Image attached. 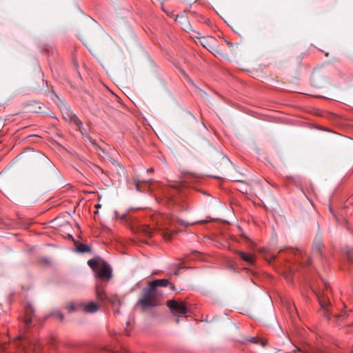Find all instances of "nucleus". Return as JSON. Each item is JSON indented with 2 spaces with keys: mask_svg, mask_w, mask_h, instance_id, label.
<instances>
[{
  "mask_svg": "<svg viewBox=\"0 0 353 353\" xmlns=\"http://www.w3.org/2000/svg\"><path fill=\"white\" fill-rule=\"evenodd\" d=\"M157 296L158 292L151 290L148 285V288L143 289V294L139 300V303L143 308L154 307L157 305Z\"/></svg>",
  "mask_w": 353,
  "mask_h": 353,
  "instance_id": "nucleus-1",
  "label": "nucleus"
},
{
  "mask_svg": "<svg viewBox=\"0 0 353 353\" xmlns=\"http://www.w3.org/2000/svg\"><path fill=\"white\" fill-rule=\"evenodd\" d=\"M288 254H292L294 256V260L296 263L301 265L307 266L311 263L310 258L306 254H304L303 252L301 249L298 248H288L285 250Z\"/></svg>",
  "mask_w": 353,
  "mask_h": 353,
  "instance_id": "nucleus-2",
  "label": "nucleus"
},
{
  "mask_svg": "<svg viewBox=\"0 0 353 353\" xmlns=\"http://www.w3.org/2000/svg\"><path fill=\"white\" fill-rule=\"evenodd\" d=\"M112 270L108 263L103 261L95 272V276L100 280L108 281L112 276Z\"/></svg>",
  "mask_w": 353,
  "mask_h": 353,
  "instance_id": "nucleus-3",
  "label": "nucleus"
},
{
  "mask_svg": "<svg viewBox=\"0 0 353 353\" xmlns=\"http://www.w3.org/2000/svg\"><path fill=\"white\" fill-rule=\"evenodd\" d=\"M319 304L323 310V315L327 320L331 319L332 312L330 310V301L327 294L325 292H316Z\"/></svg>",
  "mask_w": 353,
  "mask_h": 353,
  "instance_id": "nucleus-4",
  "label": "nucleus"
},
{
  "mask_svg": "<svg viewBox=\"0 0 353 353\" xmlns=\"http://www.w3.org/2000/svg\"><path fill=\"white\" fill-rule=\"evenodd\" d=\"M167 305L174 315L183 316L187 313V308L184 304L178 303L174 300L168 301Z\"/></svg>",
  "mask_w": 353,
  "mask_h": 353,
  "instance_id": "nucleus-5",
  "label": "nucleus"
},
{
  "mask_svg": "<svg viewBox=\"0 0 353 353\" xmlns=\"http://www.w3.org/2000/svg\"><path fill=\"white\" fill-rule=\"evenodd\" d=\"M174 21L179 23L181 26L182 28L185 31L188 32L192 30V28L189 22V20L185 15L177 14L174 18Z\"/></svg>",
  "mask_w": 353,
  "mask_h": 353,
  "instance_id": "nucleus-6",
  "label": "nucleus"
},
{
  "mask_svg": "<svg viewBox=\"0 0 353 353\" xmlns=\"http://www.w3.org/2000/svg\"><path fill=\"white\" fill-rule=\"evenodd\" d=\"M170 283V281L167 279H156L148 283L151 290L157 291L159 287H167Z\"/></svg>",
  "mask_w": 353,
  "mask_h": 353,
  "instance_id": "nucleus-7",
  "label": "nucleus"
},
{
  "mask_svg": "<svg viewBox=\"0 0 353 353\" xmlns=\"http://www.w3.org/2000/svg\"><path fill=\"white\" fill-rule=\"evenodd\" d=\"M235 253L237 254L240 258L246 262L248 265H252L254 262V257L253 255L245 253L241 250H235Z\"/></svg>",
  "mask_w": 353,
  "mask_h": 353,
  "instance_id": "nucleus-8",
  "label": "nucleus"
},
{
  "mask_svg": "<svg viewBox=\"0 0 353 353\" xmlns=\"http://www.w3.org/2000/svg\"><path fill=\"white\" fill-rule=\"evenodd\" d=\"M65 119H68L70 123H73L78 128L82 125V122L78 118V117L71 111H67L65 112Z\"/></svg>",
  "mask_w": 353,
  "mask_h": 353,
  "instance_id": "nucleus-9",
  "label": "nucleus"
},
{
  "mask_svg": "<svg viewBox=\"0 0 353 353\" xmlns=\"http://www.w3.org/2000/svg\"><path fill=\"white\" fill-rule=\"evenodd\" d=\"M34 308L32 305L28 304V305L25 308V314L26 316V326H30L32 323V315L34 313Z\"/></svg>",
  "mask_w": 353,
  "mask_h": 353,
  "instance_id": "nucleus-10",
  "label": "nucleus"
},
{
  "mask_svg": "<svg viewBox=\"0 0 353 353\" xmlns=\"http://www.w3.org/2000/svg\"><path fill=\"white\" fill-rule=\"evenodd\" d=\"M96 296L99 301H104L108 300V296L104 292V290L99 284L96 285Z\"/></svg>",
  "mask_w": 353,
  "mask_h": 353,
  "instance_id": "nucleus-11",
  "label": "nucleus"
},
{
  "mask_svg": "<svg viewBox=\"0 0 353 353\" xmlns=\"http://www.w3.org/2000/svg\"><path fill=\"white\" fill-rule=\"evenodd\" d=\"M99 309V306L96 303L91 301L83 305V310L87 313H93Z\"/></svg>",
  "mask_w": 353,
  "mask_h": 353,
  "instance_id": "nucleus-12",
  "label": "nucleus"
},
{
  "mask_svg": "<svg viewBox=\"0 0 353 353\" xmlns=\"http://www.w3.org/2000/svg\"><path fill=\"white\" fill-rule=\"evenodd\" d=\"M77 251L79 253H86L91 251V248L85 244L83 243H79L77 246Z\"/></svg>",
  "mask_w": 353,
  "mask_h": 353,
  "instance_id": "nucleus-13",
  "label": "nucleus"
},
{
  "mask_svg": "<svg viewBox=\"0 0 353 353\" xmlns=\"http://www.w3.org/2000/svg\"><path fill=\"white\" fill-rule=\"evenodd\" d=\"M214 38L210 37L209 39L203 37L202 40L201 41V43L202 46L208 49V50H211L212 49V46L210 45V41H213Z\"/></svg>",
  "mask_w": 353,
  "mask_h": 353,
  "instance_id": "nucleus-14",
  "label": "nucleus"
},
{
  "mask_svg": "<svg viewBox=\"0 0 353 353\" xmlns=\"http://www.w3.org/2000/svg\"><path fill=\"white\" fill-rule=\"evenodd\" d=\"M321 246L322 243L321 241H315L312 247L313 252L316 254H320L321 250Z\"/></svg>",
  "mask_w": 353,
  "mask_h": 353,
  "instance_id": "nucleus-15",
  "label": "nucleus"
},
{
  "mask_svg": "<svg viewBox=\"0 0 353 353\" xmlns=\"http://www.w3.org/2000/svg\"><path fill=\"white\" fill-rule=\"evenodd\" d=\"M88 265L96 272L99 265L95 259H90L88 261Z\"/></svg>",
  "mask_w": 353,
  "mask_h": 353,
  "instance_id": "nucleus-16",
  "label": "nucleus"
},
{
  "mask_svg": "<svg viewBox=\"0 0 353 353\" xmlns=\"http://www.w3.org/2000/svg\"><path fill=\"white\" fill-rule=\"evenodd\" d=\"M15 343H16L17 345H21V346L22 347L23 350H24V351L26 352V353H28V351H29V350H26V348H27V347H26V345H25V343H23V342L21 341V339H19V340H17V341L15 342Z\"/></svg>",
  "mask_w": 353,
  "mask_h": 353,
  "instance_id": "nucleus-17",
  "label": "nucleus"
},
{
  "mask_svg": "<svg viewBox=\"0 0 353 353\" xmlns=\"http://www.w3.org/2000/svg\"><path fill=\"white\" fill-rule=\"evenodd\" d=\"M347 257L348 260L353 263V248H351L347 251Z\"/></svg>",
  "mask_w": 353,
  "mask_h": 353,
  "instance_id": "nucleus-18",
  "label": "nucleus"
},
{
  "mask_svg": "<svg viewBox=\"0 0 353 353\" xmlns=\"http://www.w3.org/2000/svg\"><path fill=\"white\" fill-rule=\"evenodd\" d=\"M348 315L347 314V312L346 311H342L339 314H337V315H335L334 316L336 318H345L347 317Z\"/></svg>",
  "mask_w": 353,
  "mask_h": 353,
  "instance_id": "nucleus-19",
  "label": "nucleus"
},
{
  "mask_svg": "<svg viewBox=\"0 0 353 353\" xmlns=\"http://www.w3.org/2000/svg\"><path fill=\"white\" fill-rule=\"evenodd\" d=\"M115 218L123 221V220H125V214L118 215L117 212H115Z\"/></svg>",
  "mask_w": 353,
  "mask_h": 353,
  "instance_id": "nucleus-20",
  "label": "nucleus"
},
{
  "mask_svg": "<svg viewBox=\"0 0 353 353\" xmlns=\"http://www.w3.org/2000/svg\"><path fill=\"white\" fill-rule=\"evenodd\" d=\"M7 350V345L0 344V352H6Z\"/></svg>",
  "mask_w": 353,
  "mask_h": 353,
  "instance_id": "nucleus-21",
  "label": "nucleus"
},
{
  "mask_svg": "<svg viewBox=\"0 0 353 353\" xmlns=\"http://www.w3.org/2000/svg\"><path fill=\"white\" fill-rule=\"evenodd\" d=\"M179 224H180L181 225H183V226H185V227H187V226H188V225H190L189 223H186V222H185V221H183V220H181V219H180V220H179Z\"/></svg>",
  "mask_w": 353,
  "mask_h": 353,
  "instance_id": "nucleus-22",
  "label": "nucleus"
},
{
  "mask_svg": "<svg viewBox=\"0 0 353 353\" xmlns=\"http://www.w3.org/2000/svg\"><path fill=\"white\" fill-rule=\"evenodd\" d=\"M152 234V232L150 228H147L145 230V235L148 236H151Z\"/></svg>",
  "mask_w": 353,
  "mask_h": 353,
  "instance_id": "nucleus-23",
  "label": "nucleus"
},
{
  "mask_svg": "<svg viewBox=\"0 0 353 353\" xmlns=\"http://www.w3.org/2000/svg\"><path fill=\"white\" fill-rule=\"evenodd\" d=\"M322 283H323V287L327 290L330 287L329 284L325 281H324L323 279H322Z\"/></svg>",
  "mask_w": 353,
  "mask_h": 353,
  "instance_id": "nucleus-24",
  "label": "nucleus"
},
{
  "mask_svg": "<svg viewBox=\"0 0 353 353\" xmlns=\"http://www.w3.org/2000/svg\"><path fill=\"white\" fill-rule=\"evenodd\" d=\"M32 347H33V351L34 352H37L39 351V346H37V345L36 343L32 344Z\"/></svg>",
  "mask_w": 353,
  "mask_h": 353,
  "instance_id": "nucleus-25",
  "label": "nucleus"
},
{
  "mask_svg": "<svg viewBox=\"0 0 353 353\" xmlns=\"http://www.w3.org/2000/svg\"><path fill=\"white\" fill-rule=\"evenodd\" d=\"M259 339H258L257 338H254V337L251 339V341L253 343H259Z\"/></svg>",
  "mask_w": 353,
  "mask_h": 353,
  "instance_id": "nucleus-26",
  "label": "nucleus"
},
{
  "mask_svg": "<svg viewBox=\"0 0 353 353\" xmlns=\"http://www.w3.org/2000/svg\"><path fill=\"white\" fill-rule=\"evenodd\" d=\"M58 316H59V319H60L61 320H63V314L59 313V314H58Z\"/></svg>",
  "mask_w": 353,
  "mask_h": 353,
  "instance_id": "nucleus-27",
  "label": "nucleus"
},
{
  "mask_svg": "<svg viewBox=\"0 0 353 353\" xmlns=\"http://www.w3.org/2000/svg\"><path fill=\"white\" fill-rule=\"evenodd\" d=\"M136 189H137L138 191H140L139 182H137V183H136Z\"/></svg>",
  "mask_w": 353,
  "mask_h": 353,
  "instance_id": "nucleus-28",
  "label": "nucleus"
},
{
  "mask_svg": "<svg viewBox=\"0 0 353 353\" xmlns=\"http://www.w3.org/2000/svg\"><path fill=\"white\" fill-rule=\"evenodd\" d=\"M153 171H154L153 168H149V169L147 170L148 172H152Z\"/></svg>",
  "mask_w": 353,
  "mask_h": 353,
  "instance_id": "nucleus-29",
  "label": "nucleus"
},
{
  "mask_svg": "<svg viewBox=\"0 0 353 353\" xmlns=\"http://www.w3.org/2000/svg\"><path fill=\"white\" fill-rule=\"evenodd\" d=\"M73 310H74V305H71L70 306V309H69V310H70V311H72Z\"/></svg>",
  "mask_w": 353,
  "mask_h": 353,
  "instance_id": "nucleus-30",
  "label": "nucleus"
},
{
  "mask_svg": "<svg viewBox=\"0 0 353 353\" xmlns=\"http://www.w3.org/2000/svg\"><path fill=\"white\" fill-rule=\"evenodd\" d=\"M100 207H101L100 204H97V205H96V208H100Z\"/></svg>",
  "mask_w": 353,
  "mask_h": 353,
  "instance_id": "nucleus-31",
  "label": "nucleus"
},
{
  "mask_svg": "<svg viewBox=\"0 0 353 353\" xmlns=\"http://www.w3.org/2000/svg\"><path fill=\"white\" fill-rule=\"evenodd\" d=\"M262 345H263V346H265V342H262Z\"/></svg>",
  "mask_w": 353,
  "mask_h": 353,
  "instance_id": "nucleus-32",
  "label": "nucleus"
}]
</instances>
